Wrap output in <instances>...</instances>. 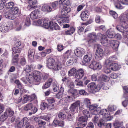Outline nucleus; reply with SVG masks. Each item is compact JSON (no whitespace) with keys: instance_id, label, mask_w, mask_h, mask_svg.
Instances as JSON below:
<instances>
[{"instance_id":"obj_22","label":"nucleus","mask_w":128,"mask_h":128,"mask_svg":"<svg viewBox=\"0 0 128 128\" xmlns=\"http://www.w3.org/2000/svg\"><path fill=\"white\" fill-rule=\"evenodd\" d=\"M120 68V66L118 65L117 63H113L111 64L110 66V68L114 71L118 70Z\"/></svg>"},{"instance_id":"obj_30","label":"nucleus","mask_w":128,"mask_h":128,"mask_svg":"<svg viewBox=\"0 0 128 128\" xmlns=\"http://www.w3.org/2000/svg\"><path fill=\"white\" fill-rule=\"evenodd\" d=\"M100 114L104 118H108L110 116V115L108 114L107 110L105 109L101 110Z\"/></svg>"},{"instance_id":"obj_7","label":"nucleus","mask_w":128,"mask_h":128,"mask_svg":"<svg viewBox=\"0 0 128 128\" xmlns=\"http://www.w3.org/2000/svg\"><path fill=\"white\" fill-rule=\"evenodd\" d=\"M48 18H43L41 20H39L37 22L39 25L43 26L45 28L48 29Z\"/></svg>"},{"instance_id":"obj_19","label":"nucleus","mask_w":128,"mask_h":128,"mask_svg":"<svg viewBox=\"0 0 128 128\" xmlns=\"http://www.w3.org/2000/svg\"><path fill=\"white\" fill-rule=\"evenodd\" d=\"M62 16L61 18L59 19L58 20V22L60 24H61L62 23L64 22H69L70 19L68 16Z\"/></svg>"},{"instance_id":"obj_47","label":"nucleus","mask_w":128,"mask_h":128,"mask_svg":"<svg viewBox=\"0 0 128 128\" xmlns=\"http://www.w3.org/2000/svg\"><path fill=\"white\" fill-rule=\"evenodd\" d=\"M30 24V21L29 17H26L24 21V25L26 26H28Z\"/></svg>"},{"instance_id":"obj_39","label":"nucleus","mask_w":128,"mask_h":128,"mask_svg":"<svg viewBox=\"0 0 128 128\" xmlns=\"http://www.w3.org/2000/svg\"><path fill=\"white\" fill-rule=\"evenodd\" d=\"M30 96L26 95H24L23 97V99L22 100V102L24 104L28 102L30 100Z\"/></svg>"},{"instance_id":"obj_11","label":"nucleus","mask_w":128,"mask_h":128,"mask_svg":"<svg viewBox=\"0 0 128 128\" xmlns=\"http://www.w3.org/2000/svg\"><path fill=\"white\" fill-rule=\"evenodd\" d=\"M116 8L118 9H122L124 8L121 4H125L126 3L124 2V0H113Z\"/></svg>"},{"instance_id":"obj_42","label":"nucleus","mask_w":128,"mask_h":128,"mask_svg":"<svg viewBox=\"0 0 128 128\" xmlns=\"http://www.w3.org/2000/svg\"><path fill=\"white\" fill-rule=\"evenodd\" d=\"M19 62L21 66H24L26 63V60L24 58L22 57L20 60Z\"/></svg>"},{"instance_id":"obj_44","label":"nucleus","mask_w":128,"mask_h":128,"mask_svg":"<svg viewBox=\"0 0 128 128\" xmlns=\"http://www.w3.org/2000/svg\"><path fill=\"white\" fill-rule=\"evenodd\" d=\"M84 115L85 116V117H87V118L88 117H90V115H92L90 114V112L86 110H84L82 111Z\"/></svg>"},{"instance_id":"obj_17","label":"nucleus","mask_w":128,"mask_h":128,"mask_svg":"<svg viewBox=\"0 0 128 128\" xmlns=\"http://www.w3.org/2000/svg\"><path fill=\"white\" fill-rule=\"evenodd\" d=\"M40 73L37 71L35 70L33 72L32 75L34 76V78L36 81L38 82L40 79Z\"/></svg>"},{"instance_id":"obj_36","label":"nucleus","mask_w":128,"mask_h":128,"mask_svg":"<svg viewBox=\"0 0 128 128\" xmlns=\"http://www.w3.org/2000/svg\"><path fill=\"white\" fill-rule=\"evenodd\" d=\"M27 78V80L28 82H29L30 84L32 83L33 81L34 76L32 74V75L30 74L29 76L27 75L26 76Z\"/></svg>"},{"instance_id":"obj_25","label":"nucleus","mask_w":128,"mask_h":128,"mask_svg":"<svg viewBox=\"0 0 128 128\" xmlns=\"http://www.w3.org/2000/svg\"><path fill=\"white\" fill-rule=\"evenodd\" d=\"M28 58L30 60H32L34 58V50L32 49H30L28 52Z\"/></svg>"},{"instance_id":"obj_6","label":"nucleus","mask_w":128,"mask_h":128,"mask_svg":"<svg viewBox=\"0 0 128 128\" xmlns=\"http://www.w3.org/2000/svg\"><path fill=\"white\" fill-rule=\"evenodd\" d=\"M100 84H99L97 86L94 82H92L88 84V87L92 92H96L98 91L101 89V87L100 86Z\"/></svg>"},{"instance_id":"obj_62","label":"nucleus","mask_w":128,"mask_h":128,"mask_svg":"<svg viewBox=\"0 0 128 128\" xmlns=\"http://www.w3.org/2000/svg\"><path fill=\"white\" fill-rule=\"evenodd\" d=\"M21 120L22 121L23 123L24 124V125L26 124H26L27 123H29V122H28V120L27 117L23 118L22 120Z\"/></svg>"},{"instance_id":"obj_32","label":"nucleus","mask_w":128,"mask_h":128,"mask_svg":"<svg viewBox=\"0 0 128 128\" xmlns=\"http://www.w3.org/2000/svg\"><path fill=\"white\" fill-rule=\"evenodd\" d=\"M114 60V57L112 56L106 60L105 62V64L108 66H110V63H111Z\"/></svg>"},{"instance_id":"obj_21","label":"nucleus","mask_w":128,"mask_h":128,"mask_svg":"<svg viewBox=\"0 0 128 128\" xmlns=\"http://www.w3.org/2000/svg\"><path fill=\"white\" fill-rule=\"evenodd\" d=\"M35 68L36 66L34 65H26L24 68V71L27 72H30L32 70L34 69Z\"/></svg>"},{"instance_id":"obj_54","label":"nucleus","mask_w":128,"mask_h":128,"mask_svg":"<svg viewBox=\"0 0 128 128\" xmlns=\"http://www.w3.org/2000/svg\"><path fill=\"white\" fill-rule=\"evenodd\" d=\"M36 5H33L31 4L28 5L27 7L28 9L30 10H32L37 8Z\"/></svg>"},{"instance_id":"obj_2","label":"nucleus","mask_w":128,"mask_h":128,"mask_svg":"<svg viewBox=\"0 0 128 128\" xmlns=\"http://www.w3.org/2000/svg\"><path fill=\"white\" fill-rule=\"evenodd\" d=\"M48 68L55 71H58L62 68L63 64L59 61L55 62L54 59L50 58H48Z\"/></svg>"},{"instance_id":"obj_13","label":"nucleus","mask_w":128,"mask_h":128,"mask_svg":"<svg viewBox=\"0 0 128 128\" xmlns=\"http://www.w3.org/2000/svg\"><path fill=\"white\" fill-rule=\"evenodd\" d=\"M85 50L84 49L80 48H78L74 50L75 54L78 57H80L85 53Z\"/></svg>"},{"instance_id":"obj_45","label":"nucleus","mask_w":128,"mask_h":128,"mask_svg":"<svg viewBox=\"0 0 128 128\" xmlns=\"http://www.w3.org/2000/svg\"><path fill=\"white\" fill-rule=\"evenodd\" d=\"M96 108V110H94V112L92 113V114H96L100 113L102 110L101 108L99 107L97 108Z\"/></svg>"},{"instance_id":"obj_64","label":"nucleus","mask_w":128,"mask_h":128,"mask_svg":"<svg viewBox=\"0 0 128 128\" xmlns=\"http://www.w3.org/2000/svg\"><path fill=\"white\" fill-rule=\"evenodd\" d=\"M63 93L58 92L56 95V97L58 98H61L63 96Z\"/></svg>"},{"instance_id":"obj_23","label":"nucleus","mask_w":128,"mask_h":128,"mask_svg":"<svg viewBox=\"0 0 128 128\" xmlns=\"http://www.w3.org/2000/svg\"><path fill=\"white\" fill-rule=\"evenodd\" d=\"M92 54L90 53H88L84 57V60L86 62H88L90 61L92 59Z\"/></svg>"},{"instance_id":"obj_41","label":"nucleus","mask_w":128,"mask_h":128,"mask_svg":"<svg viewBox=\"0 0 128 128\" xmlns=\"http://www.w3.org/2000/svg\"><path fill=\"white\" fill-rule=\"evenodd\" d=\"M76 60L72 58H71L70 59L67 61L66 62V64L68 66H70L72 65L74 63L76 62Z\"/></svg>"},{"instance_id":"obj_1","label":"nucleus","mask_w":128,"mask_h":128,"mask_svg":"<svg viewBox=\"0 0 128 128\" xmlns=\"http://www.w3.org/2000/svg\"><path fill=\"white\" fill-rule=\"evenodd\" d=\"M120 24V26H118L116 29L123 33L125 38V39L126 40L128 36V12H126L125 14L121 16Z\"/></svg>"},{"instance_id":"obj_38","label":"nucleus","mask_w":128,"mask_h":128,"mask_svg":"<svg viewBox=\"0 0 128 128\" xmlns=\"http://www.w3.org/2000/svg\"><path fill=\"white\" fill-rule=\"evenodd\" d=\"M6 114H7L8 116H12L14 114V112L10 108H7L5 111Z\"/></svg>"},{"instance_id":"obj_8","label":"nucleus","mask_w":128,"mask_h":128,"mask_svg":"<svg viewBox=\"0 0 128 128\" xmlns=\"http://www.w3.org/2000/svg\"><path fill=\"white\" fill-rule=\"evenodd\" d=\"M103 55V51L101 48V46L98 45L97 47L95 57L98 60L100 59Z\"/></svg>"},{"instance_id":"obj_34","label":"nucleus","mask_w":128,"mask_h":128,"mask_svg":"<svg viewBox=\"0 0 128 128\" xmlns=\"http://www.w3.org/2000/svg\"><path fill=\"white\" fill-rule=\"evenodd\" d=\"M76 69L75 68H71L68 72V75L69 76H74L76 73Z\"/></svg>"},{"instance_id":"obj_4","label":"nucleus","mask_w":128,"mask_h":128,"mask_svg":"<svg viewBox=\"0 0 128 128\" xmlns=\"http://www.w3.org/2000/svg\"><path fill=\"white\" fill-rule=\"evenodd\" d=\"M97 37L98 39L100 40V42L103 46H106L110 45L109 40L111 39L108 38L106 35L98 33L97 35Z\"/></svg>"},{"instance_id":"obj_18","label":"nucleus","mask_w":128,"mask_h":128,"mask_svg":"<svg viewBox=\"0 0 128 128\" xmlns=\"http://www.w3.org/2000/svg\"><path fill=\"white\" fill-rule=\"evenodd\" d=\"M71 10V8L68 6H64L61 12L62 15L66 16L67 13L70 12Z\"/></svg>"},{"instance_id":"obj_3","label":"nucleus","mask_w":128,"mask_h":128,"mask_svg":"<svg viewBox=\"0 0 128 128\" xmlns=\"http://www.w3.org/2000/svg\"><path fill=\"white\" fill-rule=\"evenodd\" d=\"M18 8L15 7L5 12L4 14L5 17L10 20H14L17 17L18 11Z\"/></svg>"},{"instance_id":"obj_57","label":"nucleus","mask_w":128,"mask_h":128,"mask_svg":"<svg viewBox=\"0 0 128 128\" xmlns=\"http://www.w3.org/2000/svg\"><path fill=\"white\" fill-rule=\"evenodd\" d=\"M84 102L87 106H89L90 105V100L88 98H86L84 100Z\"/></svg>"},{"instance_id":"obj_16","label":"nucleus","mask_w":128,"mask_h":128,"mask_svg":"<svg viewBox=\"0 0 128 128\" xmlns=\"http://www.w3.org/2000/svg\"><path fill=\"white\" fill-rule=\"evenodd\" d=\"M84 70L82 68L79 69L77 70L75 75V78L78 79H80L84 76Z\"/></svg>"},{"instance_id":"obj_52","label":"nucleus","mask_w":128,"mask_h":128,"mask_svg":"<svg viewBox=\"0 0 128 128\" xmlns=\"http://www.w3.org/2000/svg\"><path fill=\"white\" fill-rule=\"evenodd\" d=\"M58 116L59 118L62 119H65L66 118V115L64 113L61 112L59 113Z\"/></svg>"},{"instance_id":"obj_26","label":"nucleus","mask_w":128,"mask_h":128,"mask_svg":"<svg viewBox=\"0 0 128 128\" xmlns=\"http://www.w3.org/2000/svg\"><path fill=\"white\" fill-rule=\"evenodd\" d=\"M52 88L54 92H57L58 90V85L56 81H53L52 82Z\"/></svg>"},{"instance_id":"obj_49","label":"nucleus","mask_w":128,"mask_h":128,"mask_svg":"<svg viewBox=\"0 0 128 128\" xmlns=\"http://www.w3.org/2000/svg\"><path fill=\"white\" fill-rule=\"evenodd\" d=\"M14 5V4L12 2H9L6 4V6L8 8L11 9L13 8V6Z\"/></svg>"},{"instance_id":"obj_60","label":"nucleus","mask_w":128,"mask_h":128,"mask_svg":"<svg viewBox=\"0 0 128 128\" xmlns=\"http://www.w3.org/2000/svg\"><path fill=\"white\" fill-rule=\"evenodd\" d=\"M123 89L126 92L124 93V97H126V95H128V86H125L123 87Z\"/></svg>"},{"instance_id":"obj_20","label":"nucleus","mask_w":128,"mask_h":128,"mask_svg":"<svg viewBox=\"0 0 128 128\" xmlns=\"http://www.w3.org/2000/svg\"><path fill=\"white\" fill-rule=\"evenodd\" d=\"M55 100L53 98H48V109L50 110L53 109L54 106Z\"/></svg>"},{"instance_id":"obj_33","label":"nucleus","mask_w":128,"mask_h":128,"mask_svg":"<svg viewBox=\"0 0 128 128\" xmlns=\"http://www.w3.org/2000/svg\"><path fill=\"white\" fill-rule=\"evenodd\" d=\"M58 2L60 4H62L68 6L70 4L69 0H59Z\"/></svg>"},{"instance_id":"obj_12","label":"nucleus","mask_w":128,"mask_h":128,"mask_svg":"<svg viewBox=\"0 0 128 128\" xmlns=\"http://www.w3.org/2000/svg\"><path fill=\"white\" fill-rule=\"evenodd\" d=\"M74 85L73 83H71L69 86L70 89L68 91V93L71 96H74L77 94V90L74 88Z\"/></svg>"},{"instance_id":"obj_24","label":"nucleus","mask_w":128,"mask_h":128,"mask_svg":"<svg viewBox=\"0 0 128 128\" xmlns=\"http://www.w3.org/2000/svg\"><path fill=\"white\" fill-rule=\"evenodd\" d=\"M89 16V14L87 11L82 12L80 15L81 19L83 21L87 20Z\"/></svg>"},{"instance_id":"obj_51","label":"nucleus","mask_w":128,"mask_h":128,"mask_svg":"<svg viewBox=\"0 0 128 128\" xmlns=\"http://www.w3.org/2000/svg\"><path fill=\"white\" fill-rule=\"evenodd\" d=\"M18 55L16 54L15 55L12 60V62L13 63H17L18 60Z\"/></svg>"},{"instance_id":"obj_48","label":"nucleus","mask_w":128,"mask_h":128,"mask_svg":"<svg viewBox=\"0 0 128 128\" xmlns=\"http://www.w3.org/2000/svg\"><path fill=\"white\" fill-rule=\"evenodd\" d=\"M71 51L68 50L64 54V58H67L69 56H70L71 54Z\"/></svg>"},{"instance_id":"obj_59","label":"nucleus","mask_w":128,"mask_h":128,"mask_svg":"<svg viewBox=\"0 0 128 128\" xmlns=\"http://www.w3.org/2000/svg\"><path fill=\"white\" fill-rule=\"evenodd\" d=\"M98 76V74H94L91 76V78L92 81H95L97 80V76Z\"/></svg>"},{"instance_id":"obj_58","label":"nucleus","mask_w":128,"mask_h":128,"mask_svg":"<svg viewBox=\"0 0 128 128\" xmlns=\"http://www.w3.org/2000/svg\"><path fill=\"white\" fill-rule=\"evenodd\" d=\"M104 122L102 119L100 120L98 124V126L100 128L104 125Z\"/></svg>"},{"instance_id":"obj_35","label":"nucleus","mask_w":128,"mask_h":128,"mask_svg":"<svg viewBox=\"0 0 128 128\" xmlns=\"http://www.w3.org/2000/svg\"><path fill=\"white\" fill-rule=\"evenodd\" d=\"M8 31V28L7 27H6V26L2 25L0 26V32L4 33Z\"/></svg>"},{"instance_id":"obj_37","label":"nucleus","mask_w":128,"mask_h":128,"mask_svg":"<svg viewBox=\"0 0 128 128\" xmlns=\"http://www.w3.org/2000/svg\"><path fill=\"white\" fill-rule=\"evenodd\" d=\"M88 119L87 117H85L84 116H82L79 118L78 119L79 121L80 122V123H82L83 122H85L84 124H87L86 121Z\"/></svg>"},{"instance_id":"obj_10","label":"nucleus","mask_w":128,"mask_h":128,"mask_svg":"<svg viewBox=\"0 0 128 128\" xmlns=\"http://www.w3.org/2000/svg\"><path fill=\"white\" fill-rule=\"evenodd\" d=\"M41 14L40 10L36 9L31 13L30 17L32 19H35L40 17Z\"/></svg>"},{"instance_id":"obj_15","label":"nucleus","mask_w":128,"mask_h":128,"mask_svg":"<svg viewBox=\"0 0 128 128\" xmlns=\"http://www.w3.org/2000/svg\"><path fill=\"white\" fill-rule=\"evenodd\" d=\"M110 45L112 47L114 50L117 49L119 45V42L116 40L111 39L109 40Z\"/></svg>"},{"instance_id":"obj_9","label":"nucleus","mask_w":128,"mask_h":128,"mask_svg":"<svg viewBox=\"0 0 128 128\" xmlns=\"http://www.w3.org/2000/svg\"><path fill=\"white\" fill-rule=\"evenodd\" d=\"M24 110L27 111L29 110L32 111L33 113H35L37 110L36 108L31 103H28L24 107Z\"/></svg>"},{"instance_id":"obj_63","label":"nucleus","mask_w":128,"mask_h":128,"mask_svg":"<svg viewBox=\"0 0 128 128\" xmlns=\"http://www.w3.org/2000/svg\"><path fill=\"white\" fill-rule=\"evenodd\" d=\"M28 2L30 4L35 5L37 3L36 0H28Z\"/></svg>"},{"instance_id":"obj_50","label":"nucleus","mask_w":128,"mask_h":128,"mask_svg":"<svg viewBox=\"0 0 128 128\" xmlns=\"http://www.w3.org/2000/svg\"><path fill=\"white\" fill-rule=\"evenodd\" d=\"M108 109L110 111H112L116 110V107L114 105H110L108 106Z\"/></svg>"},{"instance_id":"obj_55","label":"nucleus","mask_w":128,"mask_h":128,"mask_svg":"<svg viewBox=\"0 0 128 128\" xmlns=\"http://www.w3.org/2000/svg\"><path fill=\"white\" fill-rule=\"evenodd\" d=\"M13 52L15 53H19L21 52V50L18 47H14L12 48Z\"/></svg>"},{"instance_id":"obj_28","label":"nucleus","mask_w":128,"mask_h":128,"mask_svg":"<svg viewBox=\"0 0 128 128\" xmlns=\"http://www.w3.org/2000/svg\"><path fill=\"white\" fill-rule=\"evenodd\" d=\"M107 37L108 38H112L114 36V32L113 30L110 29L107 31Z\"/></svg>"},{"instance_id":"obj_53","label":"nucleus","mask_w":128,"mask_h":128,"mask_svg":"<svg viewBox=\"0 0 128 128\" xmlns=\"http://www.w3.org/2000/svg\"><path fill=\"white\" fill-rule=\"evenodd\" d=\"M42 10L44 12H47L48 10V5L47 4H44L42 6Z\"/></svg>"},{"instance_id":"obj_14","label":"nucleus","mask_w":128,"mask_h":128,"mask_svg":"<svg viewBox=\"0 0 128 128\" xmlns=\"http://www.w3.org/2000/svg\"><path fill=\"white\" fill-rule=\"evenodd\" d=\"M90 67L94 70L100 69L101 68V66L99 63L94 61L91 63Z\"/></svg>"},{"instance_id":"obj_56","label":"nucleus","mask_w":128,"mask_h":128,"mask_svg":"<svg viewBox=\"0 0 128 128\" xmlns=\"http://www.w3.org/2000/svg\"><path fill=\"white\" fill-rule=\"evenodd\" d=\"M64 101L65 102H70L72 101V97L70 96H68L65 98L64 99Z\"/></svg>"},{"instance_id":"obj_5","label":"nucleus","mask_w":128,"mask_h":128,"mask_svg":"<svg viewBox=\"0 0 128 128\" xmlns=\"http://www.w3.org/2000/svg\"><path fill=\"white\" fill-rule=\"evenodd\" d=\"M80 102L79 100H78L72 104L70 105L69 108L70 111L74 113L78 111L79 106L80 110L82 109V108L80 106Z\"/></svg>"},{"instance_id":"obj_31","label":"nucleus","mask_w":128,"mask_h":128,"mask_svg":"<svg viewBox=\"0 0 128 128\" xmlns=\"http://www.w3.org/2000/svg\"><path fill=\"white\" fill-rule=\"evenodd\" d=\"M8 117L7 114H6L5 112H4L2 114L0 115V121L2 122H4L7 119Z\"/></svg>"},{"instance_id":"obj_27","label":"nucleus","mask_w":128,"mask_h":128,"mask_svg":"<svg viewBox=\"0 0 128 128\" xmlns=\"http://www.w3.org/2000/svg\"><path fill=\"white\" fill-rule=\"evenodd\" d=\"M99 78L100 80L105 82L108 81L110 79V78L109 77L104 74L101 75L99 77Z\"/></svg>"},{"instance_id":"obj_61","label":"nucleus","mask_w":128,"mask_h":128,"mask_svg":"<svg viewBox=\"0 0 128 128\" xmlns=\"http://www.w3.org/2000/svg\"><path fill=\"white\" fill-rule=\"evenodd\" d=\"M47 106V104L46 102L42 103L40 106V107L42 110H44Z\"/></svg>"},{"instance_id":"obj_29","label":"nucleus","mask_w":128,"mask_h":128,"mask_svg":"<svg viewBox=\"0 0 128 128\" xmlns=\"http://www.w3.org/2000/svg\"><path fill=\"white\" fill-rule=\"evenodd\" d=\"M75 30V28L73 27H70L69 30L65 31V34L66 35H70L72 34Z\"/></svg>"},{"instance_id":"obj_40","label":"nucleus","mask_w":128,"mask_h":128,"mask_svg":"<svg viewBox=\"0 0 128 128\" xmlns=\"http://www.w3.org/2000/svg\"><path fill=\"white\" fill-rule=\"evenodd\" d=\"M88 36L90 38L96 40L97 39H98L97 37V36H96V34L94 33H92L90 34H88Z\"/></svg>"},{"instance_id":"obj_43","label":"nucleus","mask_w":128,"mask_h":128,"mask_svg":"<svg viewBox=\"0 0 128 128\" xmlns=\"http://www.w3.org/2000/svg\"><path fill=\"white\" fill-rule=\"evenodd\" d=\"M74 118V116L73 114H69L67 117V119L69 121H72Z\"/></svg>"},{"instance_id":"obj_46","label":"nucleus","mask_w":128,"mask_h":128,"mask_svg":"<svg viewBox=\"0 0 128 128\" xmlns=\"http://www.w3.org/2000/svg\"><path fill=\"white\" fill-rule=\"evenodd\" d=\"M110 14L114 18L116 19L118 18V14L115 12L110 11Z\"/></svg>"}]
</instances>
